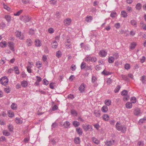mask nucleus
<instances>
[{
	"label": "nucleus",
	"mask_w": 146,
	"mask_h": 146,
	"mask_svg": "<svg viewBox=\"0 0 146 146\" xmlns=\"http://www.w3.org/2000/svg\"><path fill=\"white\" fill-rule=\"evenodd\" d=\"M115 127L117 130L121 131L122 133H124L126 131L127 128L125 126L122 125L119 122L116 123Z\"/></svg>",
	"instance_id": "1"
},
{
	"label": "nucleus",
	"mask_w": 146,
	"mask_h": 146,
	"mask_svg": "<svg viewBox=\"0 0 146 146\" xmlns=\"http://www.w3.org/2000/svg\"><path fill=\"white\" fill-rule=\"evenodd\" d=\"M85 61L87 62H96L97 61V58L95 57H92L90 55H87L84 59Z\"/></svg>",
	"instance_id": "2"
},
{
	"label": "nucleus",
	"mask_w": 146,
	"mask_h": 146,
	"mask_svg": "<svg viewBox=\"0 0 146 146\" xmlns=\"http://www.w3.org/2000/svg\"><path fill=\"white\" fill-rule=\"evenodd\" d=\"M1 83L3 85L6 86L7 85L9 80L6 76H3L0 79Z\"/></svg>",
	"instance_id": "3"
},
{
	"label": "nucleus",
	"mask_w": 146,
	"mask_h": 146,
	"mask_svg": "<svg viewBox=\"0 0 146 146\" xmlns=\"http://www.w3.org/2000/svg\"><path fill=\"white\" fill-rule=\"evenodd\" d=\"M107 52L105 50H102L99 52V55L101 57H105L107 55Z\"/></svg>",
	"instance_id": "4"
},
{
	"label": "nucleus",
	"mask_w": 146,
	"mask_h": 146,
	"mask_svg": "<svg viewBox=\"0 0 146 146\" xmlns=\"http://www.w3.org/2000/svg\"><path fill=\"white\" fill-rule=\"evenodd\" d=\"M115 141L114 140H111L107 141L105 142V144L108 146H110L114 144Z\"/></svg>",
	"instance_id": "5"
},
{
	"label": "nucleus",
	"mask_w": 146,
	"mask_h": 146,
	"mask_svg": "<svg viewBox=\"0 0 146 146\" xmlns=\"http://www.w3.org/2000/svg\"><path fill=\"white\" fill-rule=\"evenodd\" d=\"M134 114L137 116L141 115V110L139 108H135L134 111Z\"/></svg>",
	"instance_id": "6"
},
{
	"label": "nucleus",
	"mask_w": 146,
	"mask_h": 146,
	"mask_svg": "<svg viewBox=\"0 0 146 146\" xmlns=\"http://www.w3.org/2000/svg\"><path fill=\"white\" fill-rule=\"evenodd\" d=\"M64 23L66 26H68L71 23V19H70L68 18L65 19L64 21Z\"/></svg>",
	"instance_id": "7"
},
{
	"label": "nucleus",
	"mask_w": 146,
	"mask_h": 146,
	"mask_svg": "<svg viewBox=\"0 0 146 146\" xmlns=\"http://www.w3.org/2000/svg\"><path fill=\"white\" fill-rule=\"evenodd\" d=\"M8 46L11 50L14 51V44L12 42H8Z\"/></svg>",
	"instance_id": "8"
},
{
	"label": "nucleus",
	"mask_w": 146,
	"mask_h": 146,
	"mask_svg": "<svg viewBox=\"0 0 146 146\" xmlns=\"http://www.w3.org/2000/svg\"><path fill=\"white\" fill-rule=\"evenodd\" d=\"M33 63L32 62H28V72L31 73L32 72V70L30 68L33 66Z\"/></svg>",
	"instance_id": "9"
},
{
	"label": "nucleus",
	"mask_w": 146,
	"mask_h": 146,
	"mask_svg": "<svg viewBox=\"0 0 146 146\" xmlns=\"http://www.w3.org/2000/svg\"><path fill=\"white\" fill-rule=\"evenodd\" d=\"M70 123L68 121H66L64 122L62 126H63L66 128H68L70 127Z\"/></svg>",
	"instance_id": "10"
},
{
	"label": "nucleus",
	"mask_w": 146,
	"mask_h": 146,
	"mask_svg": "<svg viewBox=\"0 0 146 146\" xmlns=\"http://www.w3.org/2000/svg\"><path fill=\"white\" fill-rule=\"evenodd\" d=\"M35 45L37 47H40L42 45L41 41L39 39H36L35 41Z\"/></svg>",
	"instance_id": "11"
},
{
	"label": "nucleus",
	"mask_w": 146,
	"mask_h": 146,
	"mask_svg": "<svg viewBox=\"0 0 146 146\" xmlns=\"http://www.w3.org/2000/svg\"><path fill=\"white\" fill-rule=\"evenodd\" d=\"M94 115L96 117H99L101 115V113L100 110H95L94 112Z\"/></svg>",
	"instance_id": "12"
},
{
	"label": "nucleus",
	"mask_w": 146,
	"mask_h": 146,
	"mask_svg": "<svg viewBox=\"0 0 146 146\" xmlns=\"http://www.w3.org/2000/svg\"><path fill=\"white\" fill-rule=\"evenodd\" d=\"M82 127L84 130L86 131H88L90 127H91V125H82Z\"/></svg>",
	"instance_id": "13"
},
{
	"label": "nucleus",
	"mask_w": 146,
	"mask_h": 146,
	"mask_svg": "<svg viewBox=\"0 0 146 146\" xmlns=\"http://www.w3.org/2000/svg\"><path fill=\"white\" fill-rule=\"evenodd\" d=\"M20 19L25 22H27V17L25 15L21 16L20 17Z\"/></svg>",
	"instance_id": "14"
},
{
	"label": "nucleus",
	"mask_w": 146,
	"mask_h": 146,
	"mask_svg": "<svg viewBox=\"0 0 146 146\" xmlns=\"http://www.w3.org/2000/svg\"><path fill=\"white\" fill-rule=\"evenodd\" d=\"M76 131L79 135H81L83 133L82 129L80 127L76 128Z\"/></svg>",
	"instance_id": "15"
},
{
	"label": "nucleus",
	"mask_w": 146,
	"mask_h": 146,
	"mask_svg": "<svg viewBox=\"0 0 146 146\" xmlns=\"http://www.w3.org/2000/svg\"><path fill=\"white\" fill-rule=\"evenodd\" d=\"M130 23L131 25L134 27L136 28L137 27V23L135 20L133 19L131 20Z\"/></svg>",
	"instance_id": "16"
},
{
	"label": "nucleus",
	"mask_w": 146,
	"mask_h": 146,
	"mask_svg": "<svg viewBox=\"0 0 146 146\" xmlns=\"http://www.w3.org/2000/svg\"><path fill=\"white\" fill-rule=\"evenodd\" d=\"M85 86L84 84H82L79 87V90L81 92H83L85 90Z\"/></svg>",
	"instance_id": "17"
},
{
	"label": "nucleus",
	"mask_w": 146,
	"mask_h": 146,
	"mask_svg": "<svg viewBox=\"0 0 146 146\" xmlns=\"http://www.w3.org/2000/svg\"><path fill=\"white\" fill-rule=\"evenodd\" d=\"M111 102L110 99L106 100L104 101V103L106 106H109L111 104Z\"/></svg>",
	"instance_id": "18"
},
{
	"label": "nucleus",
	"mask_w": 146,
	"mask_h": 146,
	"mask_svg": "<svg viewBox=\"0 0 146 146\" xmlns=\"http://www.w3.org/2000/svg\"><path fill=\"white\" fill-rule=\"evenodd\" d=\"M16 36L17 37H18L19 39H23V38L22 36L21 37V32L19 31H17L15 33Z\"/></svg>",
	"instance_id": "19"
},
{
	"label": "nucleus",
	"mask_w": 146,
	"mask_h": 146,
	"mask_svg": "<svg viewBox=\"0 0 146 146\" xmlns=\"http://www.w3.org/2000/svg\"><path fill=\"white\" fill-rule=\"evenodd\" d=\"M103 119L105 121H108L110 119L109 116L107 114H104L102 116Z\"/></svg>",
	"instance_id": "20"
},
{
	"label": "nucleus",
	"mask_w": 146,
	"mask_h": 146,
	"mask_svg": "<svg viewBox=\"0 0 146 146\" xmlns=\"http://www.w3.org/2000/svg\"><path fill=\"white\" fill-rule=\"evenodd\" d=\"M101 110L102 112L106 113L108 110V107L106 106H104L102 107L101 108Z\"/></svg>",
	"instance_id": "21"
},
{
	"label": "nucleus",
	"mask_w": 146,
	"mask_h": 146,
	"mask_svg": "<svg viewBox=\"0 0 146 146\" xmlns=\"http://www.w3.org/2000/svg\"><path fill=\"white\" fill-rule=\"evenodd\" d=\"M80 124V122L77 121H74L72 122V124L75 127H78Z\"/></svg>",
	"instance_id": "22"
},
{
	"label": "nucleus",
	"mask_w": 146,
	"mask_h": 146,
	"mask_svg": "<svg viewBox=\"0 0 146 146\" xmlns=\"http://www.w3.org/2000/svg\"><path fill=\"white\" fill-rule=\"evenodd\" d=\"M115 58L113 56H110L109 57L108 62L110 63H113L114 61Z\"/></svg>",
	"instance_id": "23"
},
{
	"label": "nucleus",
	"mask_w": 146,
	"mask_h": 146,
	"mask_svg": "<svg viewBox=\"0 0 146 146\" xmlns=\"http://www.w3.org/2000/svg\"><path fill=\"white\" fill-rule=\"evenodd\" d=\"M126 107L128 109H130L132 107V104L130 102H128L126 104Z\"/></svg>",
	"instance_id": "24"
},
{
	"label": "nucleus",
	"mask_w": 146,
	"mask_h": 146,
	"mask_svg": "<svg viewBox=\"0 0 146 146\" xmlns=\"http://www.w3.org/2000/svg\"><path fill=\"white\" fill-rule=\"evenodd\" d=\"M121 16L124 18H126L127 16V12L124 11H121Z\"/></svg>",
	"instance_id": "25"
},
{
	"label": "nucleus",
	"mask_w": 146,
	"mask_h": 146,
	"mask_svg": "<svg viewBox=\"0 0 146 146\" xmlns=\"http://www.w3.org/2000/svg\"><path fill=\"white\" fill-rule=\"evenodd\" d=\"M92 19V17L91 16H88L86 18V21L88 22H90Z\"/></svg>",
	"instance_id": "26"
},
{
	"label": "nucleus",
	"mask_w": 146,
	"mask_h": 146,
	"mask_svg": "<svg viewBox=\"0 0 146 146\" xmlns=\"http://www.w3.org/2000/svg\"><path fill=\"white\" fill-rule=\"evenodd\" d=\"M142 7V5L140 3H137L136 5L135 8L137 10H140Z\"/></svg>",
	"instance_id": "27"
},
{
	"label": "nucleus",
	"mask_w": 146,
	"mask_h": 146,
	"mask_svg": "<svg viewBox=\"0 0 146 146\" xmlns=\"http://www.w3.org/2000/svg\"><path fill=\"white\" fill-rule=\"evenodd\" d=\"M15 121L17 124H21L22 123V120L20 118H16L15 119Z\"/></svg>",
	"instance_id": "28"
},
{
	"label": "nucleus",
	"mask_w": 146,
	"mask_h": 146,
	"mask_svg": "<svg viewBox=\"0 0 146 146\" xmlns=\"http://www.w3.org/2000/svg\"><path fill=\"white\" fill-rule=\"evenodd\" d=\"M62 55L61 52L60 50L57 51L56 53V56L58 58H60Z\"/></svg>",
	"instance_id": "29"
},
{
	"label": "nucleus",
	"mask_w": 146,
	"mask_h": 146,
	"mask_svg": "<svg viewBox=\"0 0 146 146\" xmlns=\"http://www.w3.org/2000/svg\"><path fill=\"white\" fill-rule=\"evenodd\" d=\"M52 47L53 48H56L58 46L57 41L56 40H55L53 42L52 44Z\"/></svg>",
	"instance_id": "30"
},
{
	"label": "nucleus",
	"mask_w": 146,
	"mask_h": 146,
	"mask_svg": "<svg viewBox=\"0 0 146 146\" xmlns=\"http://www.w3.org/2000/svg\"><path fill=\"white\" fill-rule=\"evenodd\" d=\"M4 18L6 19L8 22H9L11 20V17L9 15H5Z\"/></svg>",
	"instance_id": "31"
},
{
	"label": "nucleus",
	"mask_w": 146,
	"mask_h": 146,
	"mask_svg": "<svg viewBox=\"0 0 146 146\" xmlns=\"http://www.w3.org/2000/svg\"><path fill=\"white\" fill-rule=\"evenodd\" d=\"M7 46V43L4 41L1 42L0 43V46L2 48H4Z\"/></svg>",
	"instance_id": "32"
},
{
	"label": "nucleus",
	"mask_w": 146,
	"mask_h": 146,
	"mask_svg": "<svg viewBox=\"0 0 146 146\" xmlns=\"http://www.w3.org/2000/svg\"><path fill=\"white\" fill-rule=\"evenodd\" d=\"M92 140L93 141L95 144H98L100 142L95 137H93L92 138Z\"/></svg>",
	"instance_id": "33"
},
{
	"label": "nucleus",
	"mask_w": 146,
	"mask_h": 146,
	"mask_svg": "<svg viewBox=\"0 0 146 146\" xmlns=\"http://www.w3.org/2000/svg\"><path fill=\"white\" fill-rule=\"evenodd\" d=\"M3 134L6 136H9L10 135V133L7 130H4L3 132Z\"/></svg>",
	"instance_id": "34"
},
{
	"label": "nucleus",
	"mask_w": 146,
	"mask_h": 146,
	"mask_svg": "<svg viewBox=\"0 0 146 146\" xmlns=\"http://www.w3.org/2000/svg\"><path fill=\"white\" fill-rule=\"evenodd\" d=\"M74 142L76 144H79L80 142V139L79 137H76L74 139Z\"/></svg>",
	"instance_id": "35"
},
{
	"label": "nucleus",
	"mask_w": 146,
	"mask_h": 146,
	"mask_svg": "<svg viewBox=\"0 0 146 146\" xmlns=\"http://www.w3.org/2000/svg\"><path fill=\"white\" fill-rule=\"evenodd\" d=\"M8 113L9 117H12L14 116V113L11 111L9 110L8 111Z\"/></svg>",
	"instance_id": "36"
},
{
	"label": "nucleus",
	"mask_w": 146,
	"mask_h": 146,
	"mask_svg": "<svg viewBox=\"0 0 146 146\" xmlns=\"http://www.w3.org/2000/svg\"><path fill=\"white\" fill-rule=\"evenodd\" d=\"M117 13L115 11L112 12L110 14V16L113 18L117 16Z\"/></svg>",
	"instance_id": "37"
},
{
	"label": "nucleus",
	"mask_w": 146,
	"mask_h": 146,
	"mask_svg": "<svg viewBox=\"0 0 146 146\" xmlns=\"http://www.w3.org/2000/svg\"><path fill=\"white\" fill-rule=\"evenodd\" d=\"M71 114L74 116H76L77 115V112L74 110H72L71 111Z\"/></svg>",
	"instance_id": "38"
},
{
	"label": "nucleus",
	"mask_w": 146,
	"mask_h": 146,
	"mask_svg": "<svg viewBox=\"0 0 146 146\" xmlns=\"http://www.w3.org/2000/svg\"><path fill=\"white\" fill-rule=\"evenodd\" d=\"M21 85L23 87H26L27 85V82L26 81L24 80L21 82Z\"/></svg>",
	"instance_id": "39"
},
{
	"label": "nucleus",
	"mask_w": 146,
	"mask_h": 146,
	"mask_svg": "<svg viewBox=\"0 0 146 146\" xmlns=\"http://www.w3.org/2000/svg\"><path fill=\"white\" fill-rule=\"evenodd\" d=\"M23 11V10H20L16 13H14V15L15 16H19L22 13Z\"/></svg>",
	"instance_id": "40"
},
{
	"label": "nucleus",
	"mask_w": 146,
	"mask_h": 146,
	"mask_svg": "<svg viewBox=\"0 0 146 146\" xmlns=\"http://www.w3.org/2000/svg\"><path fill=\"white\" fill-rule=\"evenodd\" d=\"M136 43L135 42H133L130 45V49H134L135 47L136 46Z\"/></svg>",
	"instance_id": "41"
},
{
	"label": "nucleus",
	"mask_w": 146,
	"mask_h": 146,
	"mask_svg": "<svg viewBox=\"0 0 146 146\" xmlns=\"http://www.w3.org/2000/svg\"><path fill=\"white\" fill-rule=\"evenodd\" d=\"M131 103L135 104L136 102V98L134 97H133L131 98L130 100Z\"/></svg>",
	"instance_id": "42"
},
{
	"label": "nucleus",
	"mask_w": 146,
	"mask_h": 146,
	"mask_svg": "<svg viewBox=\"0 0 146 146\" xmlns=\"http://www.w3.org/2000/svg\"><path fill=\"white\" fill-rule=\"evenodd\" d=\"M42 63L41 62L39 61L36 63V65L37 67L40 68L41 67Z\"/></svg>",
	"instance_id": "43"
},
{
	"label": "nucleus",
	"mask_w": 146,
	"mask_h": 146,
	"mask_svg": "<svg viewBox=\"0 0 146 146\" xmlns=\"http://www.w3.org/2000/svg\"><path fill=\"white\" fill-rule=\"evenodd\" d=\"M140 24L142 26V27L143 29L145 31L146 30V24H144L143 22L141 21L140 22Z\"/></svg>",
	"instance_id": "44"
},
{
	"label": "nucleus",
	"mask_w": 146,
	"mask_h": 146,
	"mask_svg": "<svg viewBox=\"0 0 146 146\" xmlns=\"http://www.w3.org/2000/svg\"><path fill=\"white\" fill-rule=\"evenodd\" d=\"M11 107L13 110H16L17 108V105L16 104L13 103L11 106Z\"/></svg>",
	"instance_id": "45"
},
{
	"label": "nucleus",
	"mask_w": 146,
	"mask_h": 146,
	"mask_svg": "<svg viewBox=\"0 0 146 146\" xmlns=\"http://www.w3.org/2000/svg\"><path fill=\"white\" fill-rule=\"evenodd\" d=\"M65 47L69 49L72 47V45L71 44H67V42H65Z\"/></svg>",
	"instance_id": "46"
},
{
	"label": "nucleus",
	"mask_w": 146,
	"mask_h": 146,
	"mask_svg": "<svg viewBox=\"0 0 146 146\" xmlns=\"http://www.w3.org/2000/svg\"><path fill=\"white\" fill-rule=\"evenodd\" d=\"M146 122V117H144L143 118L141 119L139 121V123H143Z\"/></svg>",
	"instance_id": "47"
},
{
	"label": "nucleus",
	"mask_w": 146,
	"mask_h": 146,
	"mask_svg": "<svg viewBox=\"0 0 146 146\" xmlns=\"http://www.w3.org/2000/svg\"><path fill=\"white\" fill-rule=\"evenodd\" d=\"M86 63L84 62H82L81 65V68L82 69H84L86 68Z\"/></svg>",
	"instance_id": "48"
},
{
	"label": "nucleus",
	"mask_w": 146,
	"mask_h": 146,
	"mask_svg": "<svg viewBox=\"0 0 146 146\" xmlns=\"http://www.w3.org/2000/svg\"><path fill=\"white\" fill-rule=\"evenodd\" d=\"M8 129L10 131H13V126L11 124H9L8 126Z\"/></svg>",
	"instance_id": "49"
},
{
	"label": "nucleus",
	"mask_w": 146,
	"mask_h": 146,
	"mask_svg": "<svg viewBox=\"0 0 146 146\" xmlns=\"http://www.w3.org/2000/svg\"><path fill=\"white\" fill-rule=\"evenodd\" d=\"M144 143L143 141H140L138 142L137 145L138 146H144Z\"/></svg>",
	"instance_id": "50"
},
{
	"label": "nucleus",
	"mask_w": 146,
	"mask_h": 146,
	"mask_svg": "<svg viewBox=\"0 0 146 146\" xmlns=\"http://www.w3.org/2000/svg\"><path fill=\"white\" fill-rule=\"evenodd\" d=\"M5 92L7 93H9L11 91V88L9 87L8 88H4Z\"/></svg>",
	"instance_id": "51"
},
{
	"label": "nucleus",
	"mask_w": 146,
	"mask_h": 146,
	"mask_svg": "<svg viewBox=\"0 0 146 146\" xmlns=\"http://www.w3.org/2000/svg\"><path fill=\"white\" fill-rule=\"evenodd\" d=\"M113 57H114L115 59H117L119 57V55L118 53H115L113 55Z\"/></svg>",
	"instance_id": "52"
},
{
	"label": "nucleus",
	"mask_w": 146,
	"mask_h": 146,
	"mask_svg": "<svg viewBox=\"0 0 146 146\" xmlns=\"http://www.w3.org/2000/svg\"><path fill=\"white\" fill-rule=\"evenodd\" d=\"M120 86L118 85L117 86L116 88L114 90V92L115 93H116L119 92L120 89Z\"/></svg>",
	"instance_id": "53"
},
{
	"label": "nucleus",
	"mask_w": 146,
	"mask_h": 146,
	"mask_svg": "<svg viewBox=\"0 0 146 146\" xmlns=\"http://www.w3.org/2000/svg\"><path fill=\"white\" fill-rule=\"evenodd\" d=\"M141 80L143 83H144L146 81V76H143L141 79Z\"/></svg>",
	"instance_id": "54"
},
{
	"label": "nucleus",
	"mask_w": 146,
	"mask_h": 146,
	"mask_svg": "<svg viewBox=\"0 0 146 146\" xmlns=\"http://www.w3.org/2000/svg\"><path fill=\"white\" fill-rule=\"evenodd\" d=\"M114 26L116 29H118L120 28L121 26L119 23H118L115 24Z\"/></svg>",
	"instance_id": "55"
},
{
	"label": "nucleus",
	"mask_w": 146,
	"mask_h": 146,
	"mask_svg": "<svg viewBox=\"0 0 146 146\" xmlns=\"http://www.w3.org/2000/svg\"><path fill=\"white\" fill-rule=\"evenodd\" d=\"M127 92L126 90H123L121 92V94L122 96H126L127 95Z\"/></svg>",
	"instance_id": "56"
},
{
	"label": "nucleus",
	"mask_w": 146,
	"mask_h": 146,
	"mask_svg": "<svg viewBox=\"0 0 146 146\" xmlns=\"http://www.w3.org/2000/svg\"><path fill=\"white\" fill-rule=\"evenodd\" d=\"M48 31L50 33H52L54 32V29L52 28H50L48 30Z\"/></svg>",
	"instance_id": "57"
},
{
	"label": "nucleus",
	"mask_w": 146,
	"mask_h": 146,
	"mask_svg": "<svg viewBox=\"0 0 146 146\" xmlns=\"http://www.w3.org/2000/svg\"><path fill=\"white\" fill-rule=\"evenodd\" d=\"M0 141H1L2 142L6 141V139L5 137L2 136L0 138Z\"/></svg>",
	"instance_id": "58"
},
{
	"label": "nucleus",
	"mask_w": 146,
	"mask_h": 146,
	"mask_svg": "<svg viewBox=\"0 0 146 146\" xmlns=\"http://www.w3.org/2000/svg\"><path fill=\"white\" fill-rule=\"evenodd\" d=\"M127 10L128 12L131 13L132 11V8L131 7L128 6L127 8Z\"/></svg>",
	"instance_id": "59"
},
{
	"label": "nucleus",
	"mask_w": 146,
	"mask_h": 146,
	"mask_svg": "<svg viewBox=\"0 0 146 146\" xmlns=\"http://www.w3.org/2000/svg\"><path fill=\"white\" fill-rule=\"evenodd\" d=\"M146 58L145 56H143L141 58H140L141 62V63H143L145 62V60Z\"/></svg>",
	"instance_id": "60"
},
{
	"label": "nucleus",
	"mask_w": 146,
	"mask_h": 146,
	"mask_svg": "<svg viewBox=\"0 0 146 146\" xmlns=\"http://www.w3.org/2000/svg\"><path fill=\"white\" fill-rule=\"evenodd\" d=\"M136 31L133 30H131L130 32V35L132 36H133L135 35V34Z\"/></svg>",
	"instance_id": "61"
},
{
	"label": "nucleus",
	"mask_w": 146,
	"mask_h": 146,
	"mask_svg": "<svg viewBox=\"0 0 146 146\" xmlns=\"http://www.w3.org/2000/svg\"><path fill=\"white\" fill-rule=\"evenodd\" d=\"M125 68L127 70L129 69L130 68V65L128 64H126L125 65Z\"/></svg>",
	"instance_id": "62"
},
{
	"label": "nucleus",
	"mask_w": 146,
	"mask_h": 146,
	"mask_svg": "<svg viewBox=\"0 0 146 146\" xmlns=\"http://www.w3.org/2000/svg\"><path fill=\"white\" fill-rule=\"evenodd\" d=\"M129 96L128 95H127L123 97V99L124 101H127L129 100Z\"/></svg>",
	"instance_id": "63"
},
{
	"label": "nucleus",
	"mask_w": 146,
	"mask_h": 146,
	"mask_svg": "<svg viewBox=\"0 0 146 146\" xmlns=\"http://www.w3.org/2000/svg\"><path fill=\"white\" fill-rule=\"evenodd\" d=\"M97 79L96 77L94 76H93L92 78V81L94 83L97 80Z\"/></svg>",
	"instance_id": "64"
}]
</instances>
